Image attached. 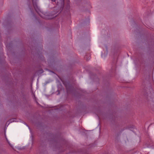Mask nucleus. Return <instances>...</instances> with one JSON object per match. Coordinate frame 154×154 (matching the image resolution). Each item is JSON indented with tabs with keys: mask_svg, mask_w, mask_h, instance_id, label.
Segmentation results:
<instances>
[{
	"mask_svg": "<svg viewBox=\"0 0 154 154\" xmlns=\"http://www.w3.org/2000/svg\"><path fill=\"white\" fill-rule=\"evenodd\" d=\"M85 59L87 60H89L90 59V56L89 54L86 55L85 57Z\"/></svg>",
	"mask_w": 154,
	"mask_h": 154,
	"instance_id": "f03ea898",
	"label": "nucleus"
},
{
	"mask_svg": "<svg viewBox=\"0 0 154 154\" xmlns=\"http://www.w3.org/2000/svg\"><path fill=\"white\" fill-rule=\"evenodd\" d=\"M36 1L37 0H32L33 5L35 11L38 14H39V11H40V9L37 5Z\"/></svg>",
	"mask_w": 154,
	"mask_h": 154,
	"instance_id": "f257e3e1",
	"label": "nucleus"
},
{
	"mask_svg": "<svg viewBox=\"0 0 154 154\" xmlns=\"http://www.w3.org/2000/svg\"><path fill=\"white\" fill-rule=\"evenodd\" d=\"M57 5H59V2H57Z\"/></svg>",
	"mask_w": 154,
	"mask_h": 154,
	"instance_id": "39448f33",
	"label": "nucleus"
},
{
	"mask_svg": "<svg viewBox=\"0 0 154 154\" xmlns=\"http://www.w3.org/2000/svg\"><path fill=\"white\" fill-rule=\"evenodd\" d=\"M52 1V2H56V0H52V1Z\"/></svg>",
	"mask_w": 154,
	"mask_h": 154,
	"instance_id": "20e7f679",
	"label": "nucleus"
},
{
	"mask_svg": "<svg viewBox=\"0 0 154 154\" xmlns=\"http://www.w3.org/2000/svg\"><path fill=\"white\" fill-rule=\"evenodd\" d=\"M63 0H61L60 1V3H61V5H63Z\"/></svg>",
	"mask_w": 154,
	"mask_h": 154,
	"instance_id": "7ed1b4c3",
	"label": "nucleus"
}]
</instances>
